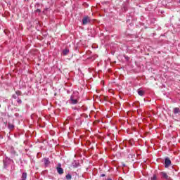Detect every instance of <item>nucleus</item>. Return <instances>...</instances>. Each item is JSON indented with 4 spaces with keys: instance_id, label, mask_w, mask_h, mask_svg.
Instances as JSON below:
<instances>
[{
    "instance_id": "obj_1",
    "label": "nucleus",
    "mask_w": 180,
    "mask_h": 180,
    "mask_svg": "<svg viewBox=\"0 0 180 180\" xmlns=\"http://www.w3.org/2000/svg\"><path fill=\"white\" fill-rule=\"evenodd\" d=\"M171 165V160H169V158H166L165 160V168H168V167Z\"/></svg>"
},
{
    "instance_id": "obj_2",
    "label": "nucleus",
    "mask_w": 180,
    "mask_h": 180,
    "mask_svg": "<svg viewBox=\"0 0 180 180\" xmlns=\"http://www.w3.org/2000/svg\"><path fill=\"white\" fill-rule=\"evenodd\" d=\"M83 25H88L89 23V18L88 17H85L82 20Z\"/></svg>"
},
{
    "instance_id": "obj_3",
    "label": "nucleus",
    "mask_w": 180,
    "mask_h": 180,
    "mask_svg": "<svg viewBox=\"0 0 180 180\" xmlns=\"http://www.w3.org/2000/svg\"><path fill=\"white\" fill-rule=\"evenodd\" d=\"M70 101L73 105H76V103H78V100H77V98H75L74 96H71Z\"/></svg>"
},
{
    "instance_id": "obj_4",
    "label": "nucleus",
    "mask_w": 180,
    "mask_h": 180,
    "mask_svg": "<svg viewBox=\"0 0 180 180\" xmlns=\"http://www.w3.org/2000/svg\"><path fill=\"white\" fill-rule=\"evenodd\" d=\"M161 175L163 178H165V179H169V176H168V174H167V173L162 172Z\"/></svg>"
},
{
    "instance_id": "obj_5",
    "label": "nucleus",
    "mask_w": 180,
    "mask_h": 180,
    "mask_svg": "<svg viewBox=\"0 0 180 180\" xmlns=\"http://www.w3.org/2000/svg\"><path fill=\"white\" fill-rule=\"evenodd\" d=\"M57 172L60 174H64V169H63L61 167H57Z\"/></svg>"
},
{
    "instance_id": "obj_6",
    "label": "nucleus",
    "mask_w": 180,
    "mask_h": 180,
    "mask_svg": "<svg viewBox=\"0 0 180 180\" xmlns=\"http://www.w3.org/2000/svg\"><path fill=\"white\" fill-rule=\"evenodd\" d=\"M44 164H45V165L47 167V165H49V164H50V161H49V159H47V158H45L44 160Z\"/></svg>"
},
{
    "instance_id": "obj_7",
    "label": "nucleus",
    "mask_w": 180,
    "mask_h": 180,
    "mask_svg": "<svg viewBox=\"0 0 180 180\" xmlns=\"http://www.w3.org/2000/svg\"><path fill=\"white\" fill-rule=\"evenodd\" d=\"M174 115H176V114L179 113V108H174Z\"/></svg>"
},
{
    "instance_id": "obj_8",
    "label": "nucleus",
    "mask_w": 180,
    "mask_h": 180,
    "mask_svg": "<svg viewBox=\"0 0 180 180\" xmlns=\"http://www.w3.org/2000/svg\"><path fill=\"white\" fill-rule=\"evenodd\" d=\"M138 94H139L140 96H143V95H144V91H143V90H139V91H138Z\"/></svg>"
},
{
    "instance_id": "obj_9",
    "label": "nucleus",
    "mask_w": 180,
    "mask_h": 180,
    "mask_svg": "<svg viewBox=\"0 0 180 180\" xmlns=\"http://www.w3.org/2000/svg\"><path fill=\"white\" fill-rule=\"evenodd\" d=\"M27 177V174L23 173L22 175V179L26 180Z\"/></svg>"
},
{
    "instance_id": "obj_10",
    "label": "nucleus",
    "mask_w": 180,
    "mask_h": 180,
    "mask_svg": "<svg viewBox=\"0 0 180 180\" xmlns=\"http://www.w3.org/2000/svg\"><path fill=\"white\" fill-rule=\"evenodd\" d=\"M70 51H68V49H65L64 51H63V55L64 56H67L68 54V52H69Z\"/></svg>"
},
{
    "instance_id": "obj_11",
    "label": "nucleus",
    "mask_w": 180,
    "mask_h": 180,
    "mask_svg": "<svg viewBox=\"0 0 180 180\" xmlns=\"http://www.w3.org/2000/svg\"><path fill=\"white\" fill-rule=\"evenodd\" d=\"M71 178H72L71 174H67L66 175V179L70 180V179H71Z\"/></svg>"
},
{
    "instance_id": "obj_12",
    "label": "nucleus",
    "mask_w": 180,
    "mask_h": 180,
    "mask_svg": "<svg viewBox=\"0 0 180 180\" xmlns=\"http://www.w3.org/2000/svg\"><path fill=\"white\" fill-rule=\"evenodd\" d=\"M151 180H157V176L153 175V176L151 177Z\"/></svg>"
},
{
    "instance_id": "obj_13",
    "label": "nucleus",
    "mask_w": 180,
    "mask_h": 180,
    "mask_svg": "<svg viewBox=\"0 0 180 180\" xmlns=\"http://www.w3.org/2000/svg\"><path fill=\"white\" fill-rule=\"evenodd\" d=\"M13 127H14L13 124H8V128L9 129H13Z\"/></svg>"
},
{
    "instance_id": "obj_14",
    "label": "nucleus",
    "mask_w": 180,
    "mask_h": 180,
    "mask_svg": "<svg viewBox=\"0 0 180 180\" xmlns=\"http://www.w3.org/2000/svg\"><path fill=\"white\" fill-rule=\"evenodd\" d=\"M101 176H105V174H102Z\"/></svg>"
},
{
    "instance_id": "obj_15",
    "label": "nucleus",
    "mask_w": 180,
    "mask_h": 180,
    "mask_svg": "<svg viewBox=\"0 0 180 180\" xmlns=\"http://www.w3.org/2000/svg\"><path fill=\"white\" fill-rule=\"evenodd\" d=\"M107 180H112V179H108Z\"/></svg>"
},
{
    "instance_id": "obj_16",
    "label": "nucleus",
    "mask_w": 180,
    "mask_h": 180,
    "mask_svg": "<svg viewBox=\"0 0 180 180\" xmlns=\"http://www.w3.org/2000/svg\"><path fill=\"white\" fill-rule=\"evenodd\" d=\"M38 12H40V10H37Z\"/></svg>"
},
{
    "instance_id": "obj_17",
    "label": "nucleus",
    "mask_w": 180,
    "mask_h": 180,
    "mask_svg": "<svg viewBox=\"0 0 180 180\" xmlns=\"http://www.w3.org/2000/svg\"><path fill=\"white\" fill-rule=\"evenodd\" d=\"M18 102L22 103V101H19Z\"/></svg>"
}]
</instances>
